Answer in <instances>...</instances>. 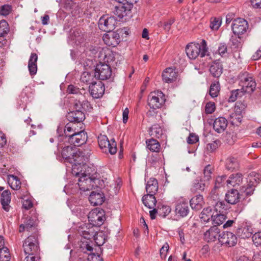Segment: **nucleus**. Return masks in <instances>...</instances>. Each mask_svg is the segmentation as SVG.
Wrapping results in <instances>:
<instances>
[{
  "mask_svg": "<svg viewBox=\"0 0 261 261\" xmlns=\"http://www.w3.org/2000/svg\"><path fill=\"white\" fill-rule=\"evenodd\" d=\"M254 186L253 184H248L247 186H242L240 189L241 194H245L246 196H250L253 193Z\"/></svg>",
  "mask_w": 261,
  "mask_h": 261,
  "instance_id": "de8ad7c7",
  "label": "nucleus"
},
{
  "mask_svg": "<svg viewBox=\"0 0 261 261\" xmlns=\"http://www.w3.org/2000/svg\"><path fill=\"white\" fill-rule=\"evenodd\" d=\"M243 174L241 173L232 174L226 180L227 185H230L233 187L240 186L243 182Z\"/></svg>",
  "mask_w": 261,
  "mask_h": 261,
  "instance_id": "393cba45",
  "label": "nucleus"
},
{
  "mask_svg": "<svg viewBox=\"0 0 261 261\" xmlns=\"http://www.w3.org/2000/svg\"><path fill=\"white\" fill-rule=\"evenodd\" d=\"M115 6L114 13L120 18L128 15L133 7V0H112Z\"/></svg>",
  "mask_w": 261,
  "mask_h": 261,
  "instance_id": "39448f33",
  "label": "nucleus"
},
{
  "mask_svg": "<svg viewBox=\"0 0 261 261\" xmlns=\"http://www.w3.org/2000/svg\"><path fill=\"white\" fill-rule=\"evenodd\" d=\"M108 32V34L103 35V41L108 46L112 47L116 46L120 42L119 33L116 32L112 31Z\"/></svg>",
  "mask_w": 261,
  "mask_h": 261,
  "instance_id": "4468645a",
  "label": "nucleus"
},
{
  "mask_svg": "<svg viewBox=\"0 0 261 261\" xmlns=\"http://www.w3.org/2000/svg\"><path fill=\"white\" fill-rule=\"evenodd\" d=\"M95 231L93 228H87L82 231L81 235L85 239L90 240L95 236Z\"/></svg>",
  "mask_w": 261,
  "mask_h": 261,
  "instance_id": "13d9d810",
  "label": "nucleus"
},
{
  "mask_svg": "<svg viewBox=\"0 0 261 261\" xmlns=\"http://www.w3.org/2000/svg\"><path fill=\"white\" fill-rule=\"evenodd\" d=\"M112 69L110 65L100 63L97 65L94 72V77L100 80H107L112 75Z\"/></svg>",
  "mask_w": 261,
  "mask_h": 261,
  "instance_id": "6e6552de",
  "label": "nucleus"
},
{
  "mask_svg": "<svg viewBox=\"0 0 261 261\" xmlns=\"http://www.w3.org/2000/svg\"><path fill=\"white\" fill-rule=\"evenodd\" d=\"M227 120L223 117L216 118L213 123V128L216 132L220 133L223 132L227 126Z\"/></svg>",
  "mask_w": 261,
  "mask_h": 261,
  "instance_id": "5701e85b",
  "label": "nucleus"
},
{
  "mask_svg": "<svg viewBox=\"0 0 261 261\" xmlns=\"http://www.w3.org/2000/svg\"><path fill=\"white\" fill-rule=\"evenodd\" d=\"M241 195L237 190L231 189L226 194L225 200L229 204H235L239 201Z\"/></svg>",
  "mask_w": 261,
  "mask_h": 261,
  "instance_id": "4be33fe9",
  "label": "nucleus"
},
{
  "mask_svg": "<svg viewBox=\"0 0 261 261\" xmlns=\"http://www.w3.org/2000/svg\"><path fill=\"white\" fill-rule=\"evenodd\" d=\"M158 215L162 218L166 217L171 212V208L168 206L163 205L158 208Z\"/></svg>",
  "mask_w": 261,
  "mask_h": 261,
  "instance_id": "6e6d98bb",
  "label": "nucleus"
},
{
  "mask_svg": "<svg viewBox=\"0 0 261 261\" xmlns=\"http://www.w3.org/2000/svg\"><path fill=\"white\" fill-rule=\"evenodd\" d=\"M213 168L210 165L206 166L203 170V177L201 179L205 182L208 181L211 178Z\"/></svg>",
  "mask_w": 261,
  "mask_h": 261,
  "instance_id": "3c124183",
  "label": "nucleus"
},
{
  "mask_svg": "<svg viewBox=\"0 0 261 261\" xmlns=\"http://www.w3.org/2000/svg\"><path fill=\"white\" fill-rule=\"evenodd\" d=\"M219 212H220V211H219ZM226 218V216L224 214L220 213L214 215L212 220L214 224L220 225L224 222Z\"/></svg>",
  "mask_w": 261,
  "mask_h": 261,
  "instance_id": "c03bdc74",
  "label": "nucleus"
},
{
  "mask_svg": "<svg viewBox=\"0 0 261 261\" xmlns=\"http://www.w3.org/2000/svg\"><path fill=\"white\" fill-rule=\"evenodd\" d=\"M248 27L247 21L242 18L235 19L231 25L233 33L237 35L243 34L246 32Z\"/></svg>",
  "mask_w": 261,
  "mask_h": 261,
  "instance_id": "f8f14e48",
  "label": "nucleus"
},
{
  "mask_svg": "<svg viewBox=\"0 0 261 261\" xmlns=\"http://www.w3.org/2000/svg\"><path fill=\"white\" fill-rule=\"evenodd\" d=\"M158 190V182L155 178H150L146 186L147 194L154 195Z\"/></svg>",
  "mask_w": 261,
  "mask_h": 261,
  "instance_id": "7c9ffc66",
  "label": "nucleus"
},
{
  "mask_svg": "<svg viewBox=\"0 0 261 261\" xmlns=\"http://www.w3.org/2000/svg\"><path fill=\"white\" fill-rule=\"evenodd\" d=\"M186 52L188 57L192 60L195 59L198 56L203 57L207 52L206 42L202 40L201 44L191 42L186 47Z\"/></svg>",
  "mask_w": 261,
  "mask_h": 261,
  "instance_id": "20e7f679",
  "label": "nucleus"
},
{
  "mask_svg": "<svg viewBox=\"0 0 261 261\" xmlns=\"http://www.w3.org/2000/svg\"><path fill=\"white\" fill-rule=\"evenodd\" d=\"M142 201L145 206L153 208L156 205V200L154 195L147 194L143 196Z\"/></svg>",
  "mask_w": 261,
  "mask_h": 261,
  "instance_id": "bb28decb",
  "label": "nucleus"
},
{
  "mask_svg": "<svg viewBox=\"0 0 261 261\" xmlns=\"http://www.w3.org/2000/svg\"><path fill=\"white\" fill-rule=\"evenodd\" d=\"M11 199V194L9 190L4 191L1 194V203L3 208L6 212H9L10 206L9 205Z\"/></svg>",
  "mask_w": 261,
  "mask_h": 261,
  "instance_id": "b1692460",
  "label": "nucleus"
},
{
  "mask_svg": "<svg viewBox=\"0 0 261 261\" xmlns=\"http://www.w3.org/2000/svg\"><path fill=\"white\" fill-rule=\"evenodd\" d=\"M119 57H120V55L118 53L110 51L106 55L105 59L106 62L109 64V65L114 66L117 65L118 61H116L115 60Z\"/></svg>",
  "mask_w": 261,
  "mask_h": 261,
  "instance_id": "72a5a7b5",
  "label": "nucleus"
},
{
  "mask_svg": "<svg viewBox=\"0 0 261 261\" xmlns=\"http://www.w3.org/2000/svg\"><path fill=\"white\" fill-rule=\"evenodd\" d=\"M243 115H237L232 113L230 115V121L232 125L238 126L241 123Z\"/></svg>",
  "mask_w": 261,
  "mask_h": 261,
  "instance_id": "4d7b16f0",
  "label": "nucleus"
},
{
  "mask_svg": "<svg viewBox=\"0 0 261 261\" xmlns=\"http://www.w3.org/2000/svg\"><path fill=\"white\" fill-rule=\"evenodd\" d=\"M219 229L214 225L206 231L204 234V239L208 242L215 241L217 238H219Z\"/></svg>",
  "mask_w": 261,
  "mask_h": 261,
  "instance_id": "412c9836",
  "label": "nucleus"
},
{
  "mask_svg": "<svg viewBox=\"0 0 261 261\" xmlns=\"http://www.w3.org/2000/svg\"><path fill=\"white\" fill-rule=\"evenodd\" d=\"M98 142L100 148L103 151H108L111 154H114L117 152L116 142L114 139L109 140L107 136L100 135L98 137Z\"/></svg>",
  "mask_w": 261,
  "mask_h": 261,
  "instance_id": "423d86ee",
  "label": "nucleus"
},
{
  "mask_svg": "<svg viewBox=\"0 0 261 261\" xmlns=\"http://www.w3.org/2000/svg\"><path fill=\"white\" fill-rule=\"evenodd\" d=\"M117 23V20L114 16L103 15L99 20L98 27L102 31L111 32L115 29Z\"/></svg>",
  "mask_w": 261,
  "mask_h": 261,
  "instance_id": "0eeeda50",
  "label": "nucleus"
},
{
  "mask_svg": "<svg viewBox=\"0 0 261 261\" xmlns=\"http://www.w3.org/2000/svg\"><path fill=\"white\" fill-rule=\"evenodd\" d=\"M219 189L214 187L208 196L209 201H211L212 205H215L216 211H218V207H221L224 205V202L220 201Z\"/></svg>",
  "mask_w": 261,
  "mask_h": 261,
  "instance_id": "2eb2a0df",
  "label": "nucleus"
},
{
  "mask_svg": "<svg viewBox=\"0 0 261 261\" xmlns=\"http://www.w3.org/2000/svg\"><path fill=\"white\" fill-rule=\"evenodd\" d=\"M22 207L26 211L29 210L33 207V202L32 199L27 196H24L22 198Z\"/></svg>",
  "mask_w": 261,
  "mask_h": 261,
  "instance_id": "864d4df0",
  "label": "nucleus"
},
{
  "mask_svg": "<svg viewBox=\"0 0 261 261\" xmlns=\"http://www.w3.org/2000/svg\"><path fill=\"white\" fill-rule=\"evenodd\" d=\"M8 182L10 187L14 190H17L20 188L21 182L16 176L9 175L8 176Z\"/></svg>",
  "mask_w": 261,
  "mask_h": 261,
  "instance_id": "f704fd0d",
  "label": "nucleus"
},
{
  "mask_svg": "<svg viewBox=\"0 0 261 261\" xmlns=\"http://www.w3.org/2000/svg\"><path fill=\"white\" fill-rule=\"evenodd\" d=\"M221 21L219 18H214L211 19L210 28L213 30H217L220 27Z\"/></svg>",
  "mask_w": 261,
  "mask_h": 261,
  "instance_id": "e2e57ef3",
  "label": "nucleus"
},
{
  "mask_svg": "<svg viewBox=\"0 0 261 261\" xmlns=\"http://www.w3.org/2000/svg\"><path fill=\"white\" fill-rule=\"evenodd\" d=\"M240 80V85L242 86L243 84H245L248 82L250 79H251L252 77L251 74H249L246 71L241 72L238 75V76Z\"/></svg>",
  "mask_w": 261,
  "mask_h": 261,
  "instance_id": "a18cd8bd",
  "label": "nucleus"
},
{
  "mask_svg": "<svg viewBox=\"0 0 261 261\" xmlns=\"http://www.w3.org/2000/svg\"><path fill=\"white\" fill-rule=\"evenodd\" d=\"M213 208L207 207L203 210L200 214V218L204 222H208L210 219H213L214 214L212 213Z\"/></svg>",
  "mask_w": 261,
  "mask_h": 261,
  "instance_id": "ea45409f",
  "label": "nucleus"
},
{
  "mask_svg": "<svg viewBox=\"0 0 261 261\" xmlns=\"http://www.w3.org/2000/svg\"><path fill=\"white\" fill-rule=\"evenodd\" d=\"M93 75L88 72H84L81 76V80L82 82L90 84L93 79Z\"/></svg>",
  "mask_w": 261,
  "mask_h": 261,
  "instance_id": "052dcab7",
  "label": "nucleus"
},
{
  "mask_svg": "<svg viewBox=\"0 0 261 261\" xmlns=\"http://www.w3.org/2000/svg\"><path fill=\"white\" fill-rule=\"evenodd\" d=\"M244 93L241 89H237L231 92V94L229 97V101H235L238 97H242Z\"/></svg>",
  "mask_w": 261,
  "mask_h": 261,
  "instance_id": "603ef678",
  "label": "nucleus"
},
{
  "mask_svg": "<svg viewBox=\"0 0 261 261\" xmlns=\"http://www.w3.org/2000/svg\"><path fill=\"white\" fill-rule=\"evenodd\" d=\"M103 192L99 190L92 191L89 197V200L91 204L94 206L102 204L105 200Z\"/></svg>",
  "mask_w": 261,
  "mask_h": 261,
  "instance_id": "dca6fc26",
  "label": "nucleus"
},
{
  "mask_svg": "<svg viewBox=\"0 0 261 261\" xmlns=\"http://www.w3.org/2000/svg\"><path fill=\"white\" fill-rule=\"evenodd\" d=\"M220 91V86L218 83H213L211 84L210 88L209 93L210 95L212 97H216L218 95L219 92Z\"/></svg>",
  "mask_w": 261,
  "mask_h": 261,
  "instance_id": "09e8293b",
  "label": "nucleus"
},
{
  "mask_svg": "<svg viewBox=\"0 0 261 261\" xmlns=\"http://www.w3.org/2000/svg\"><path fill=\"white\" fill-rule=\"evenodd\" d=\"M67 117L70 122L79 123L85 119V115L82 111L72 110L68 113Z\"/></svg>",
  "mask_w": 261,
  "mask_h": 261,
  "instance_id": "aec40b11",
  "label": "nucleus"
},
{
  "mask_svg": "<svg viewBox=\"0 0 261 261\" xmlns=\"http://www.w3.org/2000/svg\"><path fill=\"white\" fill-rule=\"evenodd\" d=\"M230 47L234 51H237L242 47V44L239 38L237 37L232 36L230 39Z\"/></svg>",
  "mask_w": 261,
  "mask_h": 261,
  "instance_id": "79ce46f5",
  "label": "nucleus"
},
{
  "mask_svg": "<svg viewBox=\"0 0 261 261\" xmlns=\"http://www.w3.org/2000/svg\"><path fill=\"white\" fill-rule=\"evenodd\" d=\"M244 105L242 103L238 102L236 104V106L234 107V112L233 113L237 114L238 115H243L242 113L243 111L244 110Z\"/></svg>",
  "mask_w": 261,
  "mask_h": 261,
  "instance_id": "69168bd1",
  "label": "nucleus"
},
{
  "mask_svg": "<svg viewBox=\"0 0 261 261\" xmlns=\"http://www.w3.org/2000/svg\"><path fill=\"white\" fill-rule=\"evenodd\" d=\"M226 168L228 170L233 171L239 168L238 160L233 157L227 158L226 162Z\"/></svg>",
  "mask_w": 261,
  "mask_h": 261,
  "instance_id": "a19ab883",
  "label": "nucleus"
},
{
  "mask_svg": "<svg viewBox=\"0 0 261 261\" xmlns=\"http://www.w3.org/2000/svg\"><path fill=\"white\" fill-rule=\"evenodd\" d=\"M24 253L27 256L24 261H33V237L29 236L24 241L23 244Z\"/></svg>",
  "mask_w": 261,
  "mask_h": 261,
  "instance_id": "f3484780",
  "label": "nucleus"
},
{
  "mask_svg": "<svg viewBox=\"0 0 261 261\" xmlns=\"http://www.w3.org/2000/svg\"><path fill=\"white\" fill-rule=\"evenodd\" d=\"M85 161L81 164V170H79L78 174H73L75 176H86V177H92V168L87 166Z\"/></svg>",
  "mask_w": 261,
  "mask_h": 261,
  "instance_id": "473e14b6",
  "label": "nucleus"
},
{
  "mask_svg": "<svg viewBox=\"0 0 261 261\" xmlns=\"http://www.w3.org/2000/svg\"><path fill=\"white\" fill-rule=\"evenodd\" d=\"M190 203L193 210L195 211L201 210L204 204L202 196L201 195L195 196L190 200Z\"/></svg>",
  "mask_w": 261,
  "mask_h": 261,
  "instance_id": "a878e982",
  "label": "nucleus"
},
{
  "mask_svg": "<svg viewBox=\"0 0 261 261\" xmlns=\"http://www.w3.org/2000/svg\"><path fill=\"white\" fill-rule=\"evenodd\" d=\"M226 176L222 175L218 176L215 180L214 187L220 189L226 183Z\"/></svg>",
  "mask_w": 261,
  "mask_h": 261,
  "instance_id": "5fc2aeb1",
  "label": "nucleus"
},
{
  "mask_svg": "<svg viewBox=\"0 0 261 261\" xmlns=\"http://www.w3.org/2000/svg\"><path fill=\"white\" fill-rule=\"evenodd\" d=\"M222 65L218 61L213 62L210 68V71L211 74L215 77H219L222 73Z\"/></svg>",
  "mask_w": 261,
  "mask_h": 261,
  "instance_id": "cd10ccee",
  "label": "nucleus"
},
{
  "mask_svg": "<svg viewBox=\"0 0 261 261\" xmlns=\"http://www.w3.org/2000/svg\"><path fill=\"white\" fill-rule=\"evenodd\" d=\"M12 11V7L9 5H4L0 8V14L4 16L9 15Z\"/></svg>",
  "mask_w": 261,
  "mask_h": 261,
  "instance_id": "680f3d73",
  "label": "nucleus"
},
{
  "mask_svg": "<svg viewBox=\"0 0 261 261\" xmlns=\"http://www.w3.org/2000/svg\"><path fill=\"white\" fill-rule=\"evenodd\" d=\"M10 254L7 248H1L0 250V261H10Z\"/></svg>",
  "mask_w": 261,
  "mask_h": 261,
  "instance_id": "8fccbe9b",
  "label": "nucleus"
},
{
  "mask_svg": "<svg viewBox=\"0 0 261 261\" xmlns=\"http://www.w3.org/2000/svg\"><path fill=\"white\" fill-rule=\"evenodd\" d=\"M175 211L182 217L187 216L189 212L188 203L186 202L178 203L175 207Z\"/></svg>",
  "mask_w": 261,
  "mask_h": 261,
  "instance_id": "c756f323",
  "label": "nucleus"
},
{
  "mask_svg": "<svg viewBox=\"0 0 261 261\" xmlns=\"http://www.w3.org/2000/svg\"><path fill=\"white\" fill-rule=\"evenodd\" d=\"M256 87V83L253 77L250 79L248 82L243 84L242 86V91L245 93H251L255 89Z\"/></svg>",
  "mask_w": 261,
  "mask_h": 261,
  "instance_id": "c9c22d12",
  "label": "nucleus"
},
{
  "mask_svg": "<svg viewBox=\"0 0 261 261\" xmlns=\"http://www.w3.org/2000/svg\"><path fill=\"white\" fill-rule=\"evenodd\" d=\"M87 140V135L86 132L84 130H81L79 132H74L70 136L68 139V141L71 144L75 146H80L85 144Z\"/></svg>",
  "mask_w": 261,
  "mask_h": 261,
  "instance_id": "1a4fd4ad",
  "label": "nucleus"
},
{
  "mask_svg": "<svg viewBox=\"0 0 261 261\" xmlns=\"http://www.w3.org/2000/svg\"><path fill=\"white\" fill-rule=\"evenodd\" d=\"M78 186L80 190L87 191L95 189H101L105 186L104 181L102 179L93 177H86V176H78Z\"/></svg>",
  "mask_w": 261,
  "mask_h": 261,
  "instance_id": "f03ea898",
  "label": "nucleus"
},
{
  "mask_svg": "<svg viewBox=\"0 0 261 261\" xmlns=\"http://www.w3.org/2000/svg\"><path fill=\"white\" fill-rule=\"evenodd\" d=\"M256 87V83L253 77L250 79L248 82L243 84L242 86V91L245 93H251L255 89Z\"/></svg>",
  "mask_w": 261,
  "mask_h": 261,
  "instance_id": "e433bc0d",
  "label": "nucleus"
},
{
  "mask_svg": "<svg viewBox=\"0 0 261 261\" xmlns=\"http://www.w3.org/2000/svg\"><path fill=\"white\" fill-rule=\"evenodd\" d=\"M177 76V72L171 67L165 69L162 73L163 80L167 83H170L175 81Z\"/></svg>",
  "mask_w": 261,
  "mask_h": 261,
  "instance_id": "6ab92c4d",
  "label": "nucleus"
},
{
  "mask_svg": "<svg viewBox=\"0 0 261 261\" xmlns=\"http://www.w3.org/2000/svg\"><path fill=\"white\" fill-rule=\"evenodd\" d=\"M22 223L19 226V232H22L24 230L30 231L33 227V220L32 216L29 215L27 212H24V217L22 219Z\"/></svg>",
  "mask_w": 261,
  "mask_h": 261,
  "instance_id": "a211bd4d",
  "label": "nucleus"
},
{
  "mask_svg": "<svg viewBox=\"0 0 261 261\" xmlns=\"http://www.w3.org/2000/svg\"><path fill=\"white\" fill-rule=\"evenodd\" d=\"M71 39L76 43H81L85 40V34L80 29H75L72 32H71Z\"/></svg>",
  "mask_w": 261,
  "mask_h": 261,
  "instance_id": "2f4dec72",
  "label": "nucleus"
},
{
  "mask_svg": "<svg viewBox=\"0 0 261 261\" xmlns=\"http://www.w3.org/2000/svg\"><path fill=\"white\" fill-rule=\"evenodd\" d=\"M93 237H94V240L98 246L103 245L105 242V238L103 237L102 232L97 233V234L95 232Z\"/></svg>",
  "mask_w": 261,
  "mask_h": 261,
  "instance_id": "0e129e2a",
  "label": "nucleus"
},
{
  "mask_svg": "<svg viewBox=\"0 0 261 261\" xmlns=\"http://www.w3.org/2000/svg\"><path fill=\"white\" fill-rule=\"evenodd\" d=\"M88 218L93 226H99L103 224L105 217L103 212L95 209L89 213Z\"/></svg>",
  "mask_w": 261,
  "mask_h": 261,
  "instance_id": "9d476101",
  "label": "nucleus"
},
{
  "mask_svg": "<svg viewBox=\"0 0 261 261\" xmlns=\"http://www.w3.org/2000/svg\"><path fill=\"white\" fill-rule=\"evenodd\" d=\"M252 241L256 246H261V232L254 234L252 236Z\"/></svg>",
  "mask_w": 261,
  "mask_h": 261,
  "instance_id": "338daca9",
  "label": "nucleus"
},
{
  "mask_svg": "<svg viewBox=\"0 0 261 261\" xmlns=\"http://www.w3.org/2000/svg\"><path fill=\"white\" fill-rule=\"evenodd\" d=\"M236 233L238 237L241 238H249L252 234V229L248 226L241 227L237 229Z\"/></svg>",
  "mask_w": 261,
  "mask_h": 261,
  "instance_id": "c85d7f7f",
  "label": "nucleus"
},
{
  "mask_svg": "<svg viewBox=\"0 0 261 261\" xmlns=\"http://www.w3.org/2000/svg\"><path fill=\"white\" fill-rule=\"evenodd\" d=\"M147 148L152 152H159L160 151L161 145L160 143L155 139H151L146 141Z\"/></svg>",
  "mask_w": 261,
  "mask_h": 261,
  "instance_id": "4c0bfd02",
  "label": "nucleus"
},
{
  "mask_svg": "<svg viewBox=\"0 0 261 261\" xmlns=\"http://www.w3.org/2000/svg\"><path fill=\"white\" fill-rule=\"evenodd\" d=\"M221 142L219 140H216L211 143L207 145L206 149L210 152H212L216 150L217 148L220 145Z\"/></svg>",
  "mask_w": 261,
  "mask_h": 261,
  "instance_id": "bf43d9fd",
  "label": "nucleus"
},
{
  "mask_svg": "<svg viewBox=\"0 0 261 261\" xmlns=\"http://www.w3.org/2000/svg\"><path fill=\"white\" fill-rule=\"evenodd\" d=\"M219 241L222 244H225L229 247H231L237 244V238L233 233L226 231L219 234Z\"/></svg>",
  "mask_w": 261,
  "mask_h": 261,
  "instance_id": "9b49d317",
  "label": "nucleus"
},
{
  "mask_svg": "<svg viewBox=\"0 0 261 261\" xmlns=\"http://www.w3.org/2000/svg\"><path fill=\"white\" fill-rule=\"evenodd\" d=\"M218 51L222 57L225 56L227 53V46L225 43H221L219 44Z\"/></svg>",
  "mask_w": 261,
  "mask_h": 261,
  "instance_id": "774afa93",
  "label": "nucleus"
},
{
  "mask_svg": "<svg viewBox=\"0 0 261 261\" xmlns=\"http://www.w3.org/2000/svg\"><path fill=\"white\" fill-rule=\"evenodd\" d=\"M165 101V95L162 91H158L151 92L148 97V105L151 110L148 111L147 114L151 116L155 114V110L161 108Z\"/></svg>",
  "mask_w": 261,
  "mask_h": 261,
  "instance_id": "7ed1b4c3",
  "label": "nucleus"
},
{
  "mask_svg": "<svg viewBox=\"0 0 261 261\" xmlns=\"http://www.w3.org/2000/svg\"><path fill=\"white\" fill-rule=\"evenodd\" d=\"M9 32L8 22L4 20L0 21V37L5 36Z\"/></svg>",
  "mask_w": 261,
  "mask_h": 261,
  "instance_id": "49530a36",
  "label": "nucleus"
},
{
  "mask_svg": "<svg viewBox=\"0 0 261 261\" xmlns=\"http://www.w3.org/2000/svg\"><path fill=\"white\" fill-rule=\"evenodd\" d=\"M150 133L151 136L159 138L163 135V130L159 125L155 124L150 127Z\"/></svg>",
  "mask_w": 261,
  "mask_h": 261,
  "instance_id": "37998d69",
  "label": "nucleus"
},
{
  "mask_svg": "<svg viewBox=\"0 0 261 261\" xmlns=\"http://www.w3.org/2000/svg\"><path fill=\"white\" fill-rule=\"evenodd\" d=\"M91 84L89 87L90 95L94 98H98L101 97L105 90L104 84L101 82L98 83L92 82Z\"/></svg>",
  "mask_w": 261,
  "mask_h": 261,
  "instance_id": "ddd939ff",
  "label": "nucleus"
},
{
  "mask_svg": "<svg viewBox=\"0 0 261 261\" xmlns=\"http://www.w3.org/2000/svg\"><path fill=\"white\" fill-rule=\"evenodd\" d=\"M61 154L66 162L72 164V174H78L81 164L88 161L90 156V153L88 151L76 149L72 146L64 147Z\"/></svg>",
  "mask_w": 261,
  "mask_h": 261,
  "instance_id": "f257e3e1",
  "label": "nucleus"
},
{
  "mask_svg": "<svg viewBox=\"0 0 261 261\" xmlns=\"http://www.w3.org/2000/svg\"><path fill=\"white\" fill-rule=\"evenodd\" d=\"M206 187V182L203 179H196L193 181L192 190L195 192L203 191Z\"/></svg>",
  "mask_w": 261,
  "mask_h": 261,
  "instance_id": "58836bf2",
  "label": "nucleus"
}]
</instances>
